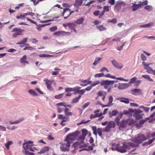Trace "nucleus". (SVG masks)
<instances>
[{
  "label": "nucleus",
  "mask_w": 155,
  "mask_h": 155,
  "mask_svg": "<svg viewBox=\"0 0 155 155\" xmlns=\"http://www.w3.org/2000/svg\"><path fill=\"white\" fill-rule=\"evenodd\" d=\"M70 146V143L67 142L62 144L60 146V149L62 151H68L69 150V147Z\"/></svg>",
  "instance_id": "obj_11"
},
{
  "label": "nucleus",
  "mask_w": 155,
  "mask_h": 155,
  "mask_svg": "<svg viewBox=\"0 0 155 155\" xmlns=\"http://www.w3.org/2000/svg\"><path fill=\"white\" fill-rule=\"evenodd\" d=\"M118 88L120 90H123L129 87L130 85L128 83L118 84Z\"/></svg>",
  "instance_id": "obj_14"
},
{
  "label": "nucleus",
  "mask_w": 155,
  "mask_h": 155,
  "mask_svg": "<svg viewBox=\"0 0 155 155\" xmlns=\"http://www.w3.org/2000/svg\"><path fill=\"white\" fill-rule=\"evenodd\" d=\"M69 111V109L68 108H66L64 110L65 117L69 118V116H72L73 115V113L70 112Z\"/></svg>",
  "instance_id": "obj_20"
},
{
  "label": "nucleus",
  "mask_w": 155,
  "mask_h": 155,
  "mask_svg": "<svg viewBox=\"0 0 155 155\" xmlns=\"http://www.w3.org/2000/svg\"><path fill=\"white\" fill-rule=\"evenodd\" d=\"M142 90L140 89H131V94L134 95H140L141 94Z\"/></svg>",
  "instance_id": "obj_16"
},
{
  "label": "nucleus",
  "mask_w": 155,
  "mask_h": 155,
  "mask_svg": "<svg viewBox=\"0 0 155 155\" xmlns=\"http://www.w3.org/2000/svg\"><path fill=\"white\" fill-rule=\"evenodd\" d=\"M27 57L26 55L24 56L23 57L20 59V62L21 63H26L28 64L27 61H26Z\"/></svg>",
  "instance_id": "obj_36"
},
{
  "label": "nucleus",
  "mask_w": 155,
  "mask_h": 155,
  "mask_svg": "<svg viewBox=\"0 0 155 155\" xmlns=\"http://www.w3.org/2000/svg\"><path fill=\"white\" fill-rule=\"evenodd\" d=\"M49 149V148L48 147H44L41 150V151L39 152H38V153L40 154L44 153L48 151Z\"/></svg>",
  "instance_id": "obj_24"
},
{
  "label": "nucleus",
  "mask_w": 155,
  "mask_h": 155,
  "mask_svg": "<svg viewBox=\"0 0 155 155\" xmlns=\"http://www.w3.org/2000/svg\"><path fill=\"white\" fill-rule=\"evenodd\" d=\"M100 83V81H96L94 82L91 84V86L92 87H94Z\"/></svg>",
  "instance_id": "obj_60"
},
{
  "label": "nucleus",
  "mask_w": 155,
  "mask_h": 155,
  "mask_svg": "<svg viewBox=\"0 0 155 155\" xmlns=\"http://www.w3.org/2000/svg\"><path fill=\"white\" fill-rule=\"evenodd\" d=\"M84 21V18H81L80 19L77 20L75 21V22L78 24H80L83 23Z\"/></svg>",
  "instance_id": "obj_43"
},
{
  "label": "nucleus",
  "mask_w": 155,
  "mask_h": 155,
  "mask_svg": "<svg viewBox=\"0 0 155 155\" xmlns=\"http://www.w3.org/2000/svg\"><path fill=\"white\" fill-rule=\"evenodd\" d=\"M113 100V98L112 96H110L109 97V102L108 104H107V107L111 106L113 105V104L112 103V101Z\"/></svg>",
  "instance_id": "obj_26"
},
{
  "label": "nucleus",
  "mask_w": 155,
  "mask_h": 155,
  "mask_svg": "<svg viewBox=\"0 0 155 155\" xmlns=\"http://www.w3.org/2000/svg\"><path fill=\"white\" fill-rule=\"evenodd\" d=\"M74 87L73 88H66L65 89V91L66 92H69L72 91H74Z\"/></svg>",
  "instance_id": "obj_59"
},
{
  "label": "nucleus",
  "mask_w": 155,
  "mask_h": 155,
  "mask_svg": "<svg viewBox=\"0 0 155 155\" xmlns=\"http://www.w3.org/2000/svg\"><path fill=\"white\" fill-rule=\"evenodd\" d=\"M85 138V137L82 135H81L78 138V140L81 143H84Z\"/></svg>",
  "instance_id": "obj_34"
},
{
  "label": "nucleus",
  "mask_w": 155,
  "mask_h": 155,
  "mask_svg": "<svg viewBox=\"0 0 155 155\" xmlns=\"http://www.w3.org/2000/svg\"><path fill=\"white\" fill-rule=\"evenodd\" d=\"M142 112L139 109L136 110L134 111L133 116L136 120L141 119L143 117V116L144 115L143 114L141 113Z\"/></svg>",
  "instance_id": "obj_7"
},
{
  "label": "nucleus",
  "mask_w": 155,
  "mask_h": 155,
  "mask_svg": "<svg viewBox=\"0 0 155 155\" xmlns=\"http://www.w3.org/2000/svg\"><path fill=\"white\" fill-rule=\"evenodd\" d=\"M63 94H64L63 93L58 95H55L54 96V97L56 99H60L63 97Z\"/></svg>",
  "instance_id": "obj_61"
},
{
  "label": "nucleus",
  "mask_w": 155,
  "mask_h": 155,
  "mask_svg": "<svg viewBox=\"0 0 155 155\" xmlns=\"http://www.w3.org/2000/svg\"><path fill=\"white\" fill-rule=\"evenodd\" d=\"M75 25L73 23H69L68 27L70 29H72L75 27Z\"/></svg>",
  "instance_id": "obj_57"
},
{
  "label": "nucleus",
  "mask_w": 155,
  "mask_h": 155,
  "mask_svg": "<svg viewBox=\"0 0 155 155\" xmlns=\"http://www.w3.org/2000/svg\"><path fill=\"white\" fill-rule=\"evenodd\" d=\"M147 4L148 1L147 0H143V1L142 2L140 1L137 4H133L131 7L132 8L133 11H134L137 9L140 8L142 6L147 5Z\"/></svg>",
  "instance_id": "obj_4"
},
{
  "label": "nucleus",
  "mask_w": 155,
  "mask_h": 155,
  "mask_svg": "<svg viewBox=\"0 0 155 155\" xmlns=\"http://www.w3.org/2000/svg\"><path fill=\"white\" fill-rule=\"evenodd\" d=\"M65 109L60 106H58L57 107V111L58 113H61L63 111H64Z\"/></svg>",
  "instance_id": "obj_48"
},
{
  "label": "nucleus",
  "mask_w": 155,
  "mask_h": 155,
  "mask_svg": "<svg viewBox=\"0 0 155 155\" xmlns=\"http://www.w3.org/2000/svg\"><path fill=\"white\" fill-rule=\"evenodd\" d=\"M142 63L144 66V69L147 70V72L148 73H152L153 74L154 70L152 69L151 67H148V66L152 64V63H146L144 61H143L142 62Z\"/></svg>",
  "instance_id": "obj_9"
},
{
  "label": "nucleus",
  "mask_w": 155,
  "mask_h": 155,
  "mask_svg": "<svg viewBox=\"0 0 155 155\" xmlns=\"http://www.w3.org/2000/svg\"><path fill=\"white\" fill-rule=\"evenodd\" d=\"M30 41L33 44H35L38 42V41L35 38L31 39Z\"/></svg>",
  "instance_id": "obj_64"
},
{
  "label": "nucleus",
  "mask_w": 155,
  "mask_h": 155,
  "mask_svg": "<svg viewBox=\"0 0 155 155\" xmlns=\"http://www.w3.org/2000/svg\"><path fill=\"white\" fill-rule=\"evenodd\" d=\"M79 133V131H77L73 134H68L65 139V141L70 143L71 144L72 141L76 139Z\"/></svg>",
  "instance_id": "obj_1"
},
{
  "label": "nucleus",
  "mask_w": 155,
  "mask_h": 155,
  "mask_svg": "<svg viewBox=\"0 0 155 155\" xmlns=\"http://www.w3.org/2000/svg\"><path fill=\"white\" fill-rule=\"evenodd\" d=\"M57 28L56 26H54L50 28V30L51 31H54L57 30Z\"/></svg>",
  "instance_id": "obj_63"
},
{
  "label": "nucleus",
  "mask_w": 155,
  "mask_h": 155,
  "mask_svg": "<svg viewBox=\"0 0 155 155\" xmlns=\"http://www.w3.org/2000/svg\"><path fill=\"white\" fill-rule=\"evenodd\" d=\"M118 113V111L117 110H114L110 112L109 114L110 117H111L116 115Z\"/></svg>",
  "instance_id": "obj_39"
},
{
  "label": "nucleus",
  "mask_w": 155,
  "mask_h": 155,
  "mask_svg": "<svg viewBox=\"0 0 155 155\" xmlns=\"http://www.w3.org/2000/svg\"><path fill=\"white\" fill-rule=\"evenodd\" d=\"M96 28L100 31H104L106 29V28L103 25L97 26H96Z\"/></svg>",
  "instance_id": "obj_42"
},
{
  "label": "nucleus",
  "mask_w": 155,
  "mask_h": 155,
  "mask_svg": "<svg viewBox=\"0 0 155 155\" xmlns=\"http://www.w3.org/2000/svg\"><path fill=\"white\" fill-rule=\"evenodd\" d=\"M115 126V124L114 121H110L107 125V128H113Z\"/></svg>",
  "instance_id": "obj_28"
},
{
  "label": "nucleus",
  "mask_w": 155,
  "mask_h": 155,
  "mask_svg": "<svg viewBox=\"0 0 155 155\" xmlns=\"http://www.w3.org/2000/svg\"><path fill=\"white\" fill-rule=\"evenodd\" d=\"M24 120V118H21L20 119H19L18 120H17L15 121V122H13L10 121L9 122L10 124H17L20 123L21 122L23 121Z\"/></svg>",
  "instance_id": "obj_37"
},
{
  "label": "nucleus",
  "mask_w": 155,
  "mask_h": 155,
  "mask_svg": "<svg viewBox=\"0 0 155 155\" xmlns=\"http://www.w3.org/2000/svg\"><path fill=\"white\" fill-rule=\"evenodd\" d=\"M149 117H150V118H153L152 120H149V122L150 123L152 122L153 120H155V112L151 115Z\"/></svg>",
  "instance_id": "obj_50"
},
{
  "label": "nucleus",
  "mask_w": 155,
  "mask_h": 155,
  "mask_svg": "<svg viewBox=\"0 0 155 155\" xmlns=\"http://www.w3.org/2000/svg\"><path fill=\"white\" fill-rule=\"evenodd\" d=\"M142 77L144 79H147L148 81L151 82H153V80L151 78L149 75H142Z\"/></svg>",
  "instance_id": "obj_32"
},
{
  "label": "nucleus",
  "mask_w": 155,
  "mask_h": 155,
  "mask_svg": "<svg viewBox=\"0 0 155 155\" xmlns=\"http://www.w3.org/2000/svg\"><path fill=\"white\" fill-rule=\"evenodd\" d=\"M101 60V58L99 57L96 58L94 62L93 63V65L94 66H96L99 63V61Z\"/></svg>",
  "instance_id": "obj_35"
},
{
  "label": "nucleus",
  "mask_w": 155,
  "mask_h": 155,
  "mask_svg": "<svg viewBox=\"0 0 155 155\" xmlns=\"http://www.w3.org/2000/svg\"><path fill=\"white\" fill-rule=\"evenodd\" d=\"M81 88V87H80L78 86H76L74 87V94H80V95H83L85 92V90L84 89L80 90V89Z\"/></svg>",
  "instance_id": "obj_12"
},
{
  "label": "nucleus",
  "mask_w": 155,
  "mask_h": 155,
  "mask_svg": "<svg viewBox=\"0 0 155 155\" xmlns=\"http://www.w3.org/2000/svg\"><path fill=\"white\" fill-rule=\"evenodd\" d=\"M120 101L126 104H128L129 103V100L128 98L121 97L120 98Z\"/></svg>",
  "instance_id": "obj_30"
},
{
  "label": "nucleus",
  "mask_w": 155,
  "mask_h": 155,
  "mask_svg": "<svg viewBox=\"0 0 155 155\" xmlns=\"http://www.w3.org/2000/svg\"><path fill=\"white\" fill-rule=\"evenodd\" d=\"M128 125L127 120H121L119 124L120 128L123 129L126 128Z\"/></svg>",
  "instance_id": "obj_15"
},
{
  "label": "nucleus",
  "mask_w": 155,
  "mask_h": 155,
  "mask_svg": "<svg viewBox=\"0 0 155 155\" xmlns=\"http://www.w3.org/2000/svg\"><path fill=\"white\" fill-rule=\"evenodd\" d=\"M64 31H57L54 32L53 35H57L58 36H64Z\"/></svg>",
  "instance_id": "obj_29"
},
{
  "label": "nucleus",
  "mask_w": 155,
  "mask_h": 155,
  "mask_svg": "<svg viewBox=\"0 0 155 155\" xmlns=\"http://www.w3.org/2000/svg\"><path fill=\"white\" fill-rule=\"evenodd\" d=\"M22 152L25 155H35L34 153L30 152L27 151L26 150H23Z\"/></svg>",
  "instance_id": "obj_40"
},
{
  "label": "nucleus",
  "mask_w": 155,
  "mask_h": 155,
  "mask_svg": "<svg viewBox=\"0 0 155 155\" xmlns=\"http://www.w3.org/2000/svg\"><path fill=\"white\" fill-rule=\"evenodd\" d=\"M33 143V141H31L25 143L23 144V147L25 150L29 149L31 147V146L29 144H32Z\"/></svg>",
  "instance_id": "obj_21"
},
{
  "label": "nucleus",
  "mask_w": 155,
  "mask_h": 155,
  "mask_svg": "<svg viewBox=\"0 0 155 155\" xmlns=\"http://www.w3.org/2000/svg\"><path fill=\"white\" fill-rule=\"evenodd\" d=\"M81 95H79V96L76 97L74 98L72 101L71 102L72 103H76L78 102L81 98Z\"/></svg>",
  "instance_id": "obj_31"
},
{
  "label": "nucleus",
  "mask_w": 155,
  "mask_h": 155,
  "mask_svg": "<svg viewBox=\"0 0 155 155\" xmlns=\"http://www.w3.org/2000/svg\"><path fill=\"white\" fill-rule=\"evenodd\" d=\"M44 81L46 83L48 90L50 91H52V88L51 87L52 83L51 81L48 79L44 80Z\"/></svg>",
  "instance_id": "obj_22"
},
{
  "label": "nucleus",
  "mask_w": 155,
  "mask_h": 155,
  "mask_svg": "<svg viewBox=\"0 0 155 155\" xmlns=\"http://www.w3.org/2000/svg\"><path fill=\"white\" fill-rule=\"evenodd\" d=\"M92 129L93 130V134H94L97 136L98 134L101 137L102 132L107 131V127H105V129L99 128L97 129L96 126H93L92 127Z\"/></svg>",
  "instance_id": "obj_3"
},
{
  "label": "nucleus",
  "mask_w": 155,
  "mask_h": 155,
  "mask_svg": "<svg viewBox=\"0 0 155 155\" xmlns=\"http://www.w3.org/2000/svg\"><path fill=\"white\" fill-rule=\"evenodd\" d=\"M139 140L141 143L142 141L147 140L146 137L143 134H140L138 135L137 136Z\"/></svg>",
  "instance_id": "obj_19"
},
{
  "label": "nucleus",
  "mask_w": 155,
  "mask_h": 155,
  "mask_svg": "<svg viewBox=\"0 0 155 155\" xmlns=\"http://www.w3.org/2000/svg\"><path fill=\"white\" fill-rule=\"evenodd\" d=\"M28 40V38H25L23 39V40L21 41L18 43H17L16 44L17 45H21L25 44L27 42Z\"/></svg>",
  "instance_id": "obj_33"
},
{
  "label": "nucleus",
  "mask_w": 155,
  "mask_h": 155,
  "mask_svg": "<svg viewBox=\"0 0 155 155\" xmlns=\"http://www.w3.org/2000/svg\"><path fill=\"white\" fill-rule=\"evenodd\" d=\"M74 12V11H71V10L68 8H66L64 10L62 15L64 16V19H66L72 13Z\"/></svg>",
  "instance_id": "obj_10"
},
{
  "label": "nucleus",
  "mask_w": 155,
  "mask_h": 155,
  "mask_svg": "<svg viewBox=\"0 0 155 155\" xmlns=\"http://www.w3.org/2000/svg\"><path fill=\"white\" fill-rule=\"evenodd\" d=\"M144 8L148 11H150L152 9V7L151 6L147 5Z\"/></svg>",
  "instance_id": "obj_58"
},
{
  "label": "nucleus",
  "mask_w": 155,
  "mask_h": 155,
  "mask_svg": "<svg viewBox=\"0 0 155 155\" xmlns=\"http://www.w3.org/2000/svg\"><path fill=\"white\" fill-rule=\"evenodd\" d=\"M132 141L134 143H136V144H137L138 145H139V144L140 143L137 137H136L134 139H133Z\"/></svg>",
  "instance_id": "obj_47"
},
{
  "label": "nucleus",
  "mask_w": 155,
  "mask_h": 155,
  "mask_svg": "<svg viewBox=\"0 0 155 155\" xmlns=\"http://www.w3.org/2000/svg\"><path fill=\"white\" fill-rule=\"evenodd\" d=\"M83 0H75L74 5L77 8L81 6L83 3ZM87 1V0H84Z\"/></svg>",
  "instance_id": "obj_25"
},
{
  "label": "nucleus",
  "mask_w": 155,
  "mask_h": 155,
  "mask_svg": "<svg viewBox=\"0 0 155 155\" xmlns=\"http://www.w3.org/2000/svg\"><path fill=\"white\" fill-rule=\"evenodd\" d=\"M13 143V142L12 141H9L8 142H7L5 144V145L6 147L7 148V149L8 150L9 149V146L12 144Z\"/></svg>",
  "instance_id": "obj_44"
},
{
  "label": "nucleus",
  "mask_w": 155,
  "mask_h": 155,
  "mask_svg": "<svg viewBox=\"0 0 155 155\" xmlns=\"http://www.w3.org/2000/svg\"><path fill=\"white\" fill-rule=\"evenodd\" d=\"M115 148V150L121 153L126 152L127 150L128 149L126 142L123 143L122 145L120 144L116 145Z\"/></svg>",
  "instance_id": "obj_2"
},
{
  "label": "nucleus",
  "mask_w": 155,
  "mask_h": 155,
  "mask_svg": "<svg viewBox=\"0 0 155 155\" xmlns=\"http://www.w3.org/2000/svg\"><path fill=\"white\" fill-rule=\"evenodd\" d=\"M117 81H109L107 80V88L109 86H113V84L115 82H116Z\"/></svg>",
  "instance_id": "obj_38"
},
{
  "label": "nucleus",
  "mask_w": 155,
  "mask_h": 155,
  "mask_svg": "<svg viewBox=\"0 0 155 155\" xmlns=\"http://www.w3.org/2000/svg\"><path fill=\"white\" fill-rule=\"evenodd\" d=\"M155 140V138H153V139L151 140H149L148 141L144 143L143 144V146H144L145 145H149L150 144H151Z\"/></svg>",
  "instance_id": "obj_41"
},
{
  "label": "nucleus",
  "mask_w": 155,
  "mask_h": 155,
  "mask_svg": "<svg viewBox=\"0 0 155 155\" xmlns=\"http://www.w3.org/2000/svg\"><path fill=\"white\" fill-rule=\"evenodd\" d=\"M104 10L102 11V12L100 14L99 17L100 18H101L104 15L105 11L107 10V6H105L104 7Z\"/></svg>",
  "instance_id": "obj_54"
},
{
  "label": "nucleus",
  "mask_w": 155,
  "mask_h": 155,
  "mask_svg": "<svg viewBox=\"0 0 155 155\" xmlns=\"http://www.w3.org/2000/svg\"><path fill=\"white\" fill-rule=\"evenodd\" d=\"M93 147L91 146H87L86 147L83 149V150H86L87 151H90L93 150Z\"/></svg>",
  "instance_id": "obj_49"
},
{
  "label": "nucleus",
  "mask_w": 155,
  "mask_h": 155,
  "mask_svg": "<svg viewBox=\"0 0 155 155\" xmlns=\"http://www.w3.org/2000/svg\"><path fill=\"white\" fill-rule=\"evenodd\" d=\"M101 86L104 85V88L107 89V80L102 81L101 83Z\"/></svg>",
  "instance_id": "obj_56"
},
{
  "label": "nucleus",
  "mask_w": 155,
  "mask_h": 155,
  "mask_svg": "<svg viewBox=\"0 0 155 155\" xmlns=\"http://www.w3.org/2000/svg\"><path fill=\"white\" fill-rule=\"evenodd\" d=\"M125 5V3L124 2L118 1L114 6V10L118 12L122 9V8H124Z\"/></svg>",
  "instance_id": "obj_6"
},
{
  "label": "nucleus",
  "mask_w": 155,
  "mask_h": 155,
  "mask_svg": "<svg viewBox=\"0 0 155 155\" xmlns=\"http://www.w3.org/2000/svg\"><path fill=\"white\" fill-rule=\"evenodd\" d=\"M25 31L24 29H21L19 28H13L12 32H15L12 35L13 38L17 37L18 35H21L23 34V32Z\"/></svg>",
  "instance_id": "obj_5"
},
{
  "label": "nucleus",
  "mask_w": 155,
  "mask_h": 155,
  "mask_svg": "<svg viewBox=\"0 0 155 155\" xmlns=\"http://www.w3.org/2000/svg\"><path fill=\"white\" fill-rule=\"evenodd\" d=\"M108 2L109 4L111 5H114L115 4V0H108Z\"/></svg>",
  "instance_id": "obj_62"
},
{
  "label": "nucleus",
  "mask_w": 155,
  "mask_h": 155,
  "mask_svg": "<svg viewBox=\"0 0 155 155\" xmlns=\"http://www.w3.org/2000/svg\"><path fill=\"white\" fill-rule=\"evenodd\" d=\"M127 145L128 149H130V147H132L133 148L138 147L139 146V145L131 142L126 143Z\"/></svg>",
  "instance_id": "obj_23"
},
{
  "label": "nucleus",
  "mask_w": 155,
  "mask_h": 155,
  "mask_svg": "<svg viewBox=\"0 0 155 155\" xmlns=\"http://www.w3.org/2000/svg\"><path fill=\"white\" fill-rule=\"evenodd\" d=\"M111 63L114 67L118 69H121L123 67L122 64L118 63L116 61L114 60L112 61Z\"/></svg>",
  "instance_id": "obj_13"
},
{
  "label": "nucleus",
  "mask_w": 155,
  "mask_h": 155,
  "mask_svg": "<svg viewBox=\"0 0 155 155\" xmlns=\"http://www.w3.org/2000/svg\"><path fill=\"white\" fill-rule=\"evenodd\" d=\"M80 81L84 83V84H80V85L82 86H85L87 85V84H90L92 82L91 81H88V80H80Z\"/></svg>",
  "instance_id": "obj_18"
},
{
  "label": "nucleus",
  "mask_w": 155,
  "mask_h": 155,
  "mask_svg": "<svg viewBox=\"0 0 155 155\" xmlns=\"http://www.w3.org/2000/svg\"><path fill=\"white\" fill-rule=\"evenodd\" d=\"M139 108H143V110L146 112H148L150 110V108L148 107H145L143 106H141L139 107Z\"/></svg>",
  "instance_id": "obj_45"
},
{
  "label": "nucleus",
  "mask_w": 155,
  "mask_h": 155,
  "mask_svg": "<svg viewBox=\"0 0 155 155\" xmlns=\"http://www.w3.org/2000/svg\"><path fill=\"white\" fill-rule=\"evenodd\" d=\"M104 74L103 73H100L96 74L94 75V77L95 78H100L101 77L104 76Z\"/></svg>",
  "instance_id": "obj_52"
},
{
  "label": "nucleus",
  "mask_w": 155,
  "mask_h": 155,
  "mask_svg": "<svg viewBox=\"0 0 155 155\" xmlns=\"http://www.w3.org/2000/svg\"><path fill=\"white\" fill-rule=\"evenodd\" d=\"M137 79V78L136 77H134L132 78L130 80V81L129 82V83L130 84H131L132 83H134L136 81Z\"/></svg>",
  "instance_id": "obj_55"
},
{
  "label": "nucleus",
  "mask_w": 155,
  "mask_h": 155,
  "mask_svg": "<svg viewBox=\"0 0 155 155\" xmlns=\"http://www.w3.org/2000/svg\"><path fill=\"white\" fill-rule=\"evenodd\" d=\"M150 119V117H147L145 119L140 120L139 124H136V126L137 128H139L142 127V125L144 124L145 122Z\"/></svg>",
  "instance_id": "obj_17"
},
{
  "label": "nucleus",
  "mask_w": 155,
  "mask_h": 155,
  "mask_svg": "<svg viewBox=\"0 0 155 155\" xmlns=\"http://www.w3.org/2000/svg\"><path fill=\"white\" fill-rule=\"evenodd\" d=\"M127 124L128 125H132L135 123V120L132 118H129L127 120Z\"/></svg>",
  "instance_id": "obj_27"
},
{
  "label": "nucleus",
  "mask_w": 155,
  "mask_h": 155,
  "mask_svg": "<svg viewBox=\"0 0 155 155\" xmlns=\"http://www.w3.org/2000/svg\"><path fill=\"white\" fill-rule=\"evenodd\" d=\"M28 92L30 94L32 95L33 96H38V94L36 93L34 90L30 89L28 91Z\"/></svg>",
  "instance_id": "obj_46"
},
{
  "label": "nucleus",
  "mask_w": 155,
  "mask_h": 155,
  "mask_svg": "<svg viewBox=\"0 0 155 155\" xmlns=\"http://www.w3.org/2000/svg\"><path fill=\"white\" fill-rule=\"evenodd\" d=\"M107 111V109H105L104 110V113L102 114V113H99L100 110H97L94 111V113L95 114H92L90 115V118L91 119H92L95 117H101L103 114H105V113Z\"/></svg>",
  "instance_id": "obj_8"
},
{
  "label": "nucleus",
  "mask_w": 155,
  "mask_h": 155,
  "mask_svg": "<svg viewBox=\"0 0 155 155\" xmlns=\"http://www.w3.org/2000/svg\"><path fill=\"white\" fill-rule=\"evenodd\" d=\"M82 135L85 137L88 133L87 130L85 129H83L82 130Z\"/></svg>",
  "instance_id": "obj_51"
},
{
  "label": "nucleus",
  "mask_w": 155,
  "mask_h": 155,
  "mask_svg": "<svg viewBox=\"0 0 155 155\" xmlns=\"http://www.w3.org/2000/svg\"><path fill=\"white\" fill-rule=\"evenodd\" d=\"M39 57L42 58V57H46L48 58L51 57L53 56V55L46 54H40L39 55Z\"/></svg>",
  "instance_id": "obj_53"
}]
</instances>
